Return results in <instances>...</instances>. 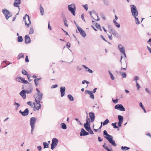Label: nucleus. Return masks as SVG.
<instances>
[{"label": "nucleus", "instance_id": "obj_24", "mask_svg": "<svg viewBox=\"0 0 151 151\" xmlns=\"http://www.w3.org/2000/svg\"><path fill=\"white\" fill-rule=\"evenodd\" d=\"M113 22L114 24L115 25L119 28L120 27V25L115 20V19H114L113 20Z\"/></svg>", "mask_w": 151, "mask_h": 151}, {"label": "nucleus", "instance_id": "obj_56", "mask_svg": "<svg viewBox=\"0 0 151 151\" xmlns=\"http://www.w3.org/2000/svg\"><path fill=\"white\" fill-rule=\"evenodd\" d=\"M105 149L106 150H107L108 151H113L112 149H109L107 146H106V147L105 148Z\"/></svg>", "mask_w": 151, "mask_h": 151}, {"label": "nucleus", "instance_id": "obj_49", "mask_svg": "<svg viewBox=\"0 0 151 151\" xmlns=\"http://www.w3.org/2000/svg\"><path fill=\"white\" fill-rule=\"evenodd\" d=\"M123 122L119 121L118 123V125L119 127H121Z\"/></svg>", "mask_w": 151, "mask_h": 151}, {"label": "nucleus", "instance_id": "obj_14", "mask_svg": "<svg viewBox=\"0 0 151 151\" xmlns=\"http://www.w3.org/2000/svg\"><path fill=\"white\" fill-rule=\"evenodd\" d=\"M65 87L61 86L60 87V92L61 93V97H63L65 95Z\"/></svg>", "mask_w": 151, "mask_h": 151}, {"label": "nucleus", "instance_id": "obj_61", "mask_svg": "<svg viewBox=\"0 0 151 151\" xmlns=\"http://www.w3.org/2000/svg\"><path fill=\"white\" fill-rule=\"evenodd\" d=\"M27 104L29 105L30 106H32V103L31 101H29L27 102Z\"/></svg>", "mask_w": 151, "mask_h": 151}, {"label": "nucleus", "instance_id": "obj_33", "mask_svg": "<svg viewBox=\"0 0 151 151\" xmlns=\"http://www.w3.org/2000/svg\"><path fill=\"white\" fill-rule=\"evenodd\" d=\"M109 120L107 119L103 123V126H104L107 124L108 123H109Z\"/></svg>", "mask_w": 151, "mask_h": 151}, {"label": "nucleus", "instance_id": "obj_28", "mask_svg": "<svg viewBox=\"0 0 151 151\" xmlns=\"http://www.w3.org/2000/svg\"><path fill=\"white\" fill-rule=\"evenodd\" d=\"M23 40L22 37L21 36H18L17 38V41L19 42H22Z\"/></svg>", "mask_w": 151, "mask_h": 151}, {"label": "nucleus", "instance_id": "obj_62", "mask_svg": "<svg viewBox=\"0 0 151 151\" xmlns=\"http://www.w3.org/2000/svg\"><path fill=\"white\" fill-rule=\"evenodd\" d=\"M98 139L99 142H101L103 140V139H101L100 137H98Z\"/></svg>", "mask_w": 151, "mask_h": 151}, {"label": "nucleus", "instance_id": "obj_64", "mask_svg": "<svg viewBox=\"0 0 151 151\" xmlns=\"http://www.w3.org/2000/svg\"><path fill=\"white\" fill-rule=\"evenodd\" d=\"M88 71L89 72V73H93V71L92 70L88 68Z\"/></svg>", "mask_w": 151, "mask_h": 151}, {"label": "nucleus", "instance_id": "obj_17", "mask_svg": "<svg viewBox=\"0 0 151 151\" xmlns=\"http://www.w3.org/2000/svg\"><path fill=\"white\" fill-rule=\"evenodd\" d=\"M89 115L91 119V122H92L95 119V114L93 112H90L89 113Z\"/></svg>", "mask_w": 151, "mask_h": 151}, {"label": "nucleus", "instance_id": "obj_3", "mask_svg": "<svg viewBox=\"0 0 151 151\" xmlns=\"http://www.w3.org/2000/svg\"><path fill=\"white\" fill-rule=\"evenodd\" d=\"M36 118L34 117H31L30 120V124L31 126V134H33V132L35 128V125L36 123Z\"/></svg>", "mask_w": 151, "mask_h": 151}, {"label": "nucleus", "instance_id": "obj_34", "mask_svg": "<svg viewBox=\"0 0 151 151\" xmlns=\"http://www.w3.org/2000/svg\"><path fill=\"white\" fill-rule=\"evenodd\" d=\"M61 127L62 129H65L67 128V127L66 124L64 123H62L61 124Z\"/></svg>", "mask_w": 151, "mask_h": 151}, {"label": "nucleus", "instance_id": "obj_45", "mask_svg": "<svg viewBox=\"0 0 151 151\" xmlns=\"http://www.w3.org/2000/svg\"><path fill=\"white\" fill-rule=\"evenodd\" d=\"M111 33L115 36H116L117 35V33L114 30H113V31L111 32Z\"/></svg>", "mask_w": 151, "mask_h": 151}, {"label": "nucleus", "instance_id": "obj_19", "mask_svg": "<svg viewBox=\"0 0 151 151\" xmlns=\"http://www.w3.org/2000/svg\"><path fill=\"white\" fill-rule=\"evenodd\" d=\"M25 92V90H22L19 93L20 95L24 99H25L26 98V93Z\"/></svg>", "mask_w": 151, "mask_h": 151}, {"label": "nucleus", "instance_id": "obj_1", "mask_svg": "<svg viewBox=\"0 0 151 151\" xmlns=\"http://www.w3.org/2000/svg\"><path fill=\"white\" fill-rule=\"evenodd\" d=\"M43 94L42 93H37V96L35 98V104L36 105H35L36 109L39 110L40 109H41V105L40 104V102H42L40 101H41L42 97Z\"/></svg>", "mask_w": 151, "mask_h": 151}, {"label": "nucleus", "instance_id": "obj_36", "mask_svg": "<svg viewBox=\"0 0 151 151\" xmlns=\"http://www.w3.org/2000/svg\"><path fill=\"white\" fill-rule=\"evenodd\" d=\"M43 146H44V148H48L49 145L46 142H43Z\"/></svg>", "mask_w": 151, "mask_h": 151}, {"label": "nucleus", "instance_id": "obj_11", "mask_svg": "<svg viewBox=\"0 0 151 151\" xmlns=\"http://www.w3.org/2000/svg\"><path fill=\"white\" fill-rule=\"evenodd\" d=\"M113 137L112 136L109 138H107V139L112 145L114 146H116V144L115 143L114 141L113 140Z\"/></svg>", "mask_w": 151, "mask_h": 151}, {"label": "nucleus", "instance_id": "obj_4", "mask_svg": "<svg viewBox=\"0 0 151 151\" xmlns=\"http://www.w3.org/2000/svg\"><path fill=\"white\" fill-rule=\"evenodd\" d=\"M130 6L132 16L133 17H137L138 15V13L136 6L134 5H131Z\"/></svg>", "mask_w": 151, "mask_h": 151}, {"label": "nucleus", "instance_id": "obj_35", "mask_svg": "<svg viewBox=\"0 0 151 151\" xmlns=\"http://www.w3.org/2000/svg\"><path fill=\"white\" fill-rule=\"evenodd\" d=\"M34 30L33 29V27H31L30 28L29 34L30 35L33 34L34 33Z\"/></svg>", "mask_w": 151, "mask_h": 151}, {"label": "nucleus", "instance_id": "obj_26", "mask_svg": "<svg viewBox=\"0 0 151 151\" xmlns=\"http://www.w3.org/2000/svg\"><path fill=\"white\" fill-rule=\"evenodd\" d=\"M27 16V14L25 15V16L23 17L24 21L25 22V25L27 26V27H29V24H27L26 21V17Z\"/></svg>", "mask_w": 151, "mask_h": 151}, {"label": "nucleus", "instance_id": "obj_41", "mask_svg": "<svg viewBox=\"0 0 151 151\" xmlns=\"http://www.w3.org/2000/svg\"><path fill=\"white\" fill-rule=\"evenodd\" d=\"M120 73L121 74V75L123 78H125L126 77V73H122L121 72H120Z\"/></svg>", "mask_w": 151, "mask_h": 151}, {"label": "nucleus", "instance_id": "obj_23", "mask_svg": "<svg viewBox=\"0 0 151 151\" xmlns=\"http://www.w3.org/2000/svg\"><path fill=\"white\" fill-rule=\"evenodd\" d=\"M68 98L69 99V100L71 101H73L74 99L73 96L70 94H68L67 96Z\"/></svg>", "mask_w": 151, "mask_h": 151}, {"label": "nucleus", "instance_id": "obj_55", "mask_svg": "<svg viewBox=\"0 0 151 151\" xmlns=\"http://www.w3.org/2000/svg\"><path fill=\"white\" fill-rule=\"evenodd\" d=\"M81 18L85 22V20L84 18V15L83 14H82L81 15Z\"/></svg>", "mask_w": 151, "mask_h": 151}, {"label": "nucleus", "instance_id": "obj_53", "mask_svg": "<svg viewBox=\"0 0 151 151\" xmlns=\"http://www.w3.org/2000/svg\"><path fill=\"white\" fill-rule=\"evenodd\" d=\"M118 99H116L115 100L114 99H113L112 101L115 104H116L118 102Z\"/></svg>", "mask_w": 151, "mask_h": 151}, {"label": "nucleus", "instance_id": "obj_38", "mask_svg": "<svg viewBox=\"0 0 151 151\" xmlns=\"http://www.w3.org/2000/svg\"><path fill=\"white\" fill-rule=\"evenodd\" d=\"M116 122H115L114 123H112L111 124V125H112L114 128L115 129H117L118 128V127L116 125Z\"/></svg>", "mask_w": 151, "mask_h": 151}, {"label": "nucleus", "instance_id": "obj_29", "mask_svg": "<svg viewBox=\"0 0 151 151\" xmlns=\"http://www.w3.org/2000/svg\"><path fill=\"white\" fill-rule=\"evenodd\" d=\"M18 59H19L20 58H23L24 57V54L23 53H21L18 55Z\"/></svg>", "mask_w": 151, "mask_h": 151}, {"label": "nucleus", "instance_id": "obj_21", "mask_svg": "<svg viewBox=\"0 0 151 151\" xmlns=\"http://www.w3.org/2000/svg\"><path fill=\"white\" fill-rule=\"evenodd\" d=\"M13 105L15 106L16 110H17L19 108V107L20 106V104L17 103L16 102H15L13 104Z\"/></svg>", "mask_w": 151, "mask_h": 151}, {"label": "nucleus", "instance_id": "obj_48", "mask_svg": "<svg viewBox=\"0 0 151 151\" xmlns=\"http://www.w3.org/2000/svg\"><path fill=\"white\" fill-rule=\"evenodd\" d=\"M83 6L84 7V9L86 10L87 11L88 9V5L87 4H86V5H83Z\"/></svg>", "mask_w": 151, "mask_h": 151}, {"label": "nucleus", "instance_id": "obj_25", "mask_svg": "<svg viewBox=\"0 0 151 151\" xmlns=\"http://www.w3.org/2000/svg\"><path fill=\"white\" fill-rule=\"evenodd\" d=\"M121 149L123 151H126L129 150V148L126 146H122Z\"/></svg>", "mask_w": 151, "mask_h": 151}, {"label": "nucleus", "instance_id": "obj_42", "mask_svg": "<svg viewBox=\"0 0 151 151\" xmlns=\"http://www.w3.org/2000/svg\"><path fill=\"white\" fill-rule=\"evenodd\" d=\"M32 89H30L29 90H25V92L26 93H27L28 94L32 92Z\"/></svg>", "mask_w": 151, "mask_h": 151}, {"label": "nucleus", "instance_id": "obj_52", "mask_svg": "<svg viewBox=\"0 0 151 151\" xmlns=\"http://www.w3.org/2000/svg\"><path fill=\"white\" fill-rule=\"evenodd\" d=\"M139 79V77L137 76H135L134 77V80L135 81L136 83L137 82V81Z\"/></svg>", "mask_w": 151, "mask_h": 151}, {"label": "nucleus", "instance_id": "obj_37", "mask_svg": "<svg viewBox=\"0 0 151 151\" xmlns=\"http://www.w3.org/2000/svg\"><path fill=\"white\" fill-rule=\"evenodd\" d=\"M120 51V52L122 53H124L125 52V49L124 47H121V48H120L119 49Z\"/></svg>", "mask_w": 151, "mask_h": 151}, {"label": "nucleus", "instance_id": "obj_7", "mask_svg": "<svg viewBox=\"0 0 151 151\" xmlns=\"http://www.w3.org/2000/svg\"><path fill=\"white\" fill-rule=\"evenodd\" d=\"M58 142V139L56 138H54L52 140V143L51 144V149L52 150L57 145Z\"/></svg>", "mask_w": 151, "mask_h": 151}, {"label": "nucleus", "instance_id": "obj_47", "mask_svg": "<svg viewBox=\"0 0 151 151\" xmlns=\"http://www.w3.org/2000/svg\"><path fill=\"white\" fill-rule=\"evenodd\" d=\"M104 2L105 4L106 5H109V3L107 0H104Z\"/></svg>", "mask_w": 151, "mask_h": 151}, {"label": "nucleus", "instance_id": "obj_15", "mask_svg": "<svg viewBox=\"0 0 151 151\" xmlns=\"http://www.w3.org/2000/svg\"><path fill=\"white\" fill-rule=\"evenodd\" d=\"M85 93L86 94H89L90 95V97L92 99H94V95L91 91L86 90L85 91Z\"/></svg>", "mask_w": 151, "mask_h": 151}, {"label": "nucleus", "instance_id": "obj_27", "mask_svg": "<svg viewBox=\"0 0 151 151\" xmlns=\"http://www.w3.org/2000/svg\"><path fill=\"white\" fill-rule=\"evenodd\" d=\"M118 120H119V121L120 122H123V116L120 115H119L118 116Z\"/></svg>", "mask_w": 151, "mask_h": 151}, {"label": "nucleus", "instance_id": "obj_54", "mask_svg": "<svg viewBox=\"0 0 151 151\" xmlns=\"http://www.w3.org/2000/svg\"><path fill=\"white\" fill-rule=\"evenodd\" d=\"M100 37L104 41H105L106 42H107V41L105 39V38L102 35H100Z\"/></svg>", "mask_w": 151, "mask_h": 151}, {"label": "nucleus", "instance_id": "obj_40", "mask_svg": "<svg viewBox=\"0 0 151 151\" xmlns=\"http://www.w3.org/2000/svg\"><path fill=\"white\" fill-rule=\"evenodd\" d=\"M135 18V20L136 21V24H139L140 23V22L139 21V19L138 18H137L136 17H134Z\"/></svg>", "mask_w": 151, "mask_h": 151}, {"label": "nucleus", "instance_id": "obj_20", "mask_svg": "<svg viewBox=\"0 0 151 151\" xmlns=\"http://www.w3.org/2000/svg\"><path fill=\"white\" fill-rule=\"evenodd\" d=\"M104 135L106 136L105 137L107 139V138H109L111 137L112 136L108 134L107 131L106 130H104Z\"/></svg>", "mask_w": 151, "mask_h": 151}, {"label": "nucleus", "instance_id": "obj_60", "mask_svg": "<svg viewBox=\"0 0 151 151\" xmlns=\"http://www.w3.org/2000/svg\"><path fill=\"white\" fill-rule=\"evenodd\" d=\"M147 48L149 51L151 53V48H150L148 46H147Z\"/></svg>", "mask_w": 151, "mask_h": 151}, {"label": "nucleus", "instance_id": "obj_12", "mask_svg": "<svg viewBox=\"0 0 151 151\" xmlns=\"http://www.w3.org/2000/svg\"><path fill=\"white\" fill-rule=\"evenodd\" d=\"M29 110L27 108L24 111H22L21 110L19 111V112L23 116L28 115L29 114Z\"/></svg>", "mask_w": 151, "mask_h": 151}, {"label": "nucleus", "instance_id": "obj_13", "mask_svg": "<svg viewBox=\"0 0 151 151\" xmlns=\"http://www.w3.org/2000/svg\"><path fill=\"white\" fill-rule=\"evenodd\" d=\"M89 134V133L86 132L83 128H82L81 132H80V134L81 136L87 135Z\"/></svg>", "mask_w": 151, "mask_h": 151}, {"label": "nucleus", "instance_id": "obj_2", "mask_svg": "<svg viewBox=\"0 0 151 151\" xmlns=\"http://www.w3.org/2000/svg\"><path fill=\"white\" fill-rule=\"evenodd\" d=\"M68 10L71 12L73 16H75L76 10L75 4H72L70 5H68Z\"/></svg>", "mask_w": 151, "mask_h": 151}, {"label": "nucleus", "instance_id": "obj_58", "mask_svg": "<svg viewBox=\"0 0 151 151\" xmlns=\"http://www.w3.org/2000/svg\"><path fill=\"white\" fill-rule=\"evenodd\" d=\"M37 148L39 151H40L41 150L42 147L40 146H37Z\"/></svg>", "mask_w": 151, "mask_h": 151}, {"label": "nucleus", "instance_id": "obj_22", "mask_svg": "<svg viewBox=\"0 0 151 151\" xmlns=\"http://www.w3.org/2000/svg\"><path fill=\"white\" fill-rule=\"evenodd\" d=\"M40 11L41 15L42 16L44 14V10L43 7L42 6L41 4L40 5Z\"/></svg>", "mask_w": 151, "mask_h": 151}, {"label": "nucleus", "instance_id": "obj_50", "mask_svg": "<svg viewBox=\"0 0 151 151\" xmlns=\"http://www.w3.org/2000/svg\"><path fill=\"white\" fill-rule=\"evenodd\" d=\"M136 86L138 90L140 88V86L137 82H136Z\"/></svg>", "mask_w": 151, "mask_h": 151}, {"label": "nucleus", "instance_id": "obj_63", "mask_svg": "<svg viewBox=\"0 0 151 151\" xmlns=\"http://www.w3.org/2000/svg\"><path fill=\"white\" fill-rule=\"evenodd\" d=\"M88 132H90V134H93V131L91 129H90L89 130V131H88Z\"/></svg>", "mask_w": 151, "mask_h": 151}, {"label": "nucleus", "instance_id": "obj_31", "mask_svg": "<svg viewBox=\"0 0 151 151\" xmlns=\"http://www.w3.org/2000/svg\"><path fill=\"white\" fill-rule=\"evenodd\" d=\"M63 22H64V25H65L66 27H68V25L67 23V20H66V18H65V17L64 19H63Z\"/></svg>", "mask_w": 151, "mask_h": 151}, {"label": "nucleus", "instance_id": "obj_51", "mask_svg": "<svg viewBox=\"0 0 151 151\" xmlns=\"http://www.w3.org/2000/svg\"><path fill=\"white\" fill-rule=\"evenodd\" d=\"M58 86L57 84L54 85H53L52 86L51 88H56L58 87Z\"/></svg>", "mask_w": 151, "mask_h": 151}, {"label": "nucleus", "instance_id": "obj_5", "mask_svg": "<svg viewBox=\"0 0 151 151\" xmlns=\"http://www.w3.org/2000/svg\"><path fill=\"white\" fill-rule=\"evenodd\" d=\"M90 123V119H89L88 116L87 115L86 116V123L84 124V127L86 130L88 131H89V130L91 129Z\"/></svg>", "mask_w": 151, "mask_h": 151}, {"label": "nucleus", "instance_id": "obj_30", "mask_svg": "<svg viewBox=\"0 0 151 151\" xmlns=\"http://www.w3.org/2000/svg\"><path fill=\"white\" fill-rule=\"evenodd\" d=\"M22 74H23V75L27 76V75H29L28 74L27 72L24 70H22Z\"/></svg>", "mask_w": 151, "mask_h": 151}, {"label": "nucleus", "instance_id": "obj_6", "mask_svg": "<svg viewBox=\"0 0 151 151\" xmlns=\"http://www.w3.org/2000/svg\"><path fill=\"white\" fill-rule=\"evenodd\" d=\"M2 12L5 16L6 19L8 20L9 17H10L12 16V15H10L11 13L9 11V10H7L6 9H2Z\"/></svg>", "mask_w": 151, "mask_h": 151}, {"label": "nucleus", "instance_id": "obj_43", "mask_svg": "<svg viewBox=\"0 0 151 151\" xmlns=\"http://www.w3.org/2000/svg\"><path fill=\"white\" fill-rule=\"evenodd\" d=\"M108 28L111 32H112L113 30H114L111 26L109 24L108 25Z\"/></svg>", "mask_w": 151, "mask_h": 151}, {"label": "nucleus", "instance_id": "obj_46", "mask_svg": "<svg viewBox=\"0 0 151 151\" xmlns=\"http://www.w3.org/2000/svg\"><path fill=\"white\" fill-rule=\"evenodd\" d=\"M95 26L96 27L97 29H99L101 27L100 25L97 23H96Z\"/></svg>", "mask_w": 151, "mask_h": 151}, {"label": "nucleus", "instance_id": "obj_39", "mask_svg": "<svg viewBox=\"0 0 151 151\" xmlns=\"http://www.w3.org/2000/svg\"><path fill=\"white\" fill-rule=\"evenodd\" d=\"M109 73L111 76V79H112V80H114L115 79V78H114V76L113 75V74L111 73V72L109 70Z\"/></svg>", "mask_w": 151, "mask_h": 151}, {"label": "nucleus", "instance_id": "obj_16", "mask_svg": "<svg viewBox=\"0 0 151 151\" xmlns=\"http://www.w3.org/2000/svg\"><path fill=\"white\" fill-rule=\"evenodd\" d=\"M25 42L26 44L30 43L31 40L29 36L28 35H26L24 37Z\"/></svg>", "mask_w": 151, "mask_h": 151}, {"label": "nucleus", "instance_id": "obj_9", "mask_svg": "<svg viewBox=\"0 0 151 151\" xmlns=\"http://www.w3.org/2000/svg\"><path fill=\"white\" fill-rule=\"evenodd\" d=\"M77 27L82 36L84 37H85L86 35L85 32L78 25H77Z\"/></svg>", "mask_w": 151, "mask_h": 151}, {"label": "nucleus", "instance_id": "obj_8", "mask_svg": "<svg viewBox=\"0 0 151 151\" xmlns=\"http://www.w3.org/2000/svg\"><path fill=\"white\" fill-rule=\"evenodd\" d=\"M114 108L117 110L122 111H125V109L122 104H118L115 105Z\"/></svg>", "mask_w": 151, "mask_h": 151}, {"label": "nucleus", "instance_id": "obj_44", "mask_svg": "<svg viewBox=\"0 0 151 151\" xmlns=\"http://www.w3.org/2000/svg\"><path fill=\"white\" fill-rule=\"evenodd\" d=\"M34 82H35V86H37L38 85V81L37 80V79L36 78H35V79H34Z\"/></svg>", "mask_w": 151, "mask_h": 151}, {"label": "nucleus", "instance_id": "obj_32", "mask_svg": "<svg viewBox=\"0 0 151 151\" xmlns=\"http://www.w3.org/2000/svg\"><path fill=\"white\" fill-rule=\"evenodd\" d=\"M139 106L144 110V112L146 113V111L145 109L144 106L142 105V104L141 102H140L139 103Z\"/></svg>", "mask_w": 151, "mask_h": 151}, {"label": "nucleus", "instance_id": "obj_59", "mask_svg": "<svg viewBox=\"0 0 151 151\" xmlns=\"http://www.w3.org/2000/svg\"><path fill=\"white\" fill-rule=\"evenodd\" d=\"M48 28L49 29L51 30L52 29L51 27L50 26V22H48Z\"/></svg>", "mask_w": 151, "mask_h": 151}, {"label": "nucleus", "instance_id": "obj_18", "mask_svg": "<svg viewBox=\"0 0 151 151\" xmlns=\"http://www.w3.org/2000/svg\"><path fill=\"white\" fill-rule=\"evenodd\" d=\"M15 2L14 3V6L19 7V4L21 3V0H15Z\"/></svg>", "mask_w": 151, "mask_h": 151}, {"label": "nucleus", "instance_id": "obj_57", "mask_svg": "<svg viewBox=\"0 0 151 151\" xmlns=\"http://www.w3.org/2000/svg\"><path fill=\"white\" fill-rule=\"evenodd\" d=\"M25 61L26 62H29V60L28 59V56L27 55L26 56Z\"/></svg>", "mask_w": 151, "mask_h": 151}, {"label": "nucleus", "instance_id": "obj_10", "mask_svg": "<svg viewBox=\"0 0 151 151\" xmlns=\"http://www.w3.org/2000/svg\"><path fill=\"white\" fill-rule=\"evenodd\" d=\"M16 80L19 82H21L23 83L27 84L28 83L27 81L25 80L24 78H22L21 77H19L16 78Z\"/></svg>", "mask_w": 151, "mask_h": 151}]
</instances>
